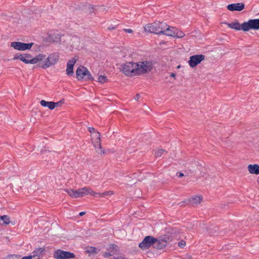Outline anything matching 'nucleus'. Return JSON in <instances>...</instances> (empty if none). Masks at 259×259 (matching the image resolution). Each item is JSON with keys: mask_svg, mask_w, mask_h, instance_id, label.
Masks as SVG:
<instances>
[{"mask_svg": "<svg viewBox=\"0 0 259 259\" xmlns=\"http://www.w3.org/2000/svg\"><path fill=\"white\" fill-rule=\"evenodd\" d=\"M116 28V27L115 26V27H113V26H109L108 27V29H109V30H113V29H115Z\"/></svg>", "mask_w": 259, "mask_h": 259, "instance_id": "nucleus-42", "label": "nucleus"}, {"mask_svg": "<svg viewBox=\"0 0 259 259\" xmlns=\"http://www.w3.org/2000/svg\"><path fill=\"white\" fill-rule=\"evenodd\" d=\"M112 192L111 191H107V192H105L103 193H100V194H99V197H103V196H106V195H109L110 194H112Z\"/></svg>", "mask_w": 259, "mask_h": 259, "instance_id": "nucleus-36", "label": "nucleus"}, {"mask_svg": "<svg viewBox=\"0 0 259 259\" xmlns=\"http://www.w3.org/2000/svg\"><path fill=\"white\" fill-rule=\"evenodd\" d=\"M177 176L178 177L181 178V177H182L183 176H184V174L182 172H178L177 174Z\"/></svg>", "mask_w": 259, "mask_h": 259, "instance_id": "nucleus-39", "label": "nucleus"}, {"mask_svg": "<svg viewBox=\"0 0 259 259\" xmlns=\"http://www.w3.org/2000/svg\"><path fill=\"white\" fill-rule=\"evenodd\" d=\"M46 57V55L42 54H39L35 57L29 54H22L19 55H15L13 58L14 60L19 59L25 64H35L37 62L43 60Z\"/></svg>", "mask_w": 259, "mask_h": 259, "instance_id": "nucleus-1", "label": "nucleus"}, {"mask_svg": "<svg viewBox=\"0 0 259 259\" xmlns=\"http://www.w3.org/2000/svg\"><path fill=\"white\" fill-rule=\"evenodd\" d=\"M32 258V255H28L26 256L23 257L21 259H31Z\"/></svg>", "mask_w": 259, "mask_h": 259, "instance_id": "nucleus-40", "label": "nucleus"}, {"mask_svg": "<svg viewBox=\"0 0 259 259\" xmlns=\"http://www.w3.org/2000/svg\"><path fill=\"white\" fill-rule=\"evenodd\" d=\"M49 38H50V40L53 42H58L61 40V37H60V35L58 34H57L56 35H55L54 37H53V35H50Z\"/></svg>", "mask_w": 259, "mask_h": 259, "instance_id": "nucleus-26", "label": "nucleus"}, {"mask_svg": "<svg viewBox=\"0 0 259 259\" xmlns=\"http://www.w3.org/2000/svg\"><path fill=\"white\" fill-rule=\"evenodd\" d=\"M45 251V249L44 248L41 247L38 248L33 251L32 257L40 256Z\"/></svg>", "mask_w": 259, "mask_h": 259, "instance_id": "nucleus-23", "label": "nucleus"}, {"mask_svg": "<svg viewBox=\"0 0 259 259\" xmlns=\"http://www.w3.org/2000/svg\"><path fill=\"white\" fill-rule=\"evenodd\" d=\"M85 71H86L85 73L87 74H85V77H87V79H88L89 80H94V79H93V77L92 76V75L90 73L89 70L87 69V70H85Z\"/></svg>", "mask_w": 259, "mask_h": 259, "instance_id": "nucleus-31", "label": "nucleus"}, {"mask_svg": "<svg viewBox=\"0 0 259 259\" xmlns=\"http://www.w3.org/2000/svg\"><path fill=\"white\" fill-rule=\"evenodd\" d=\"M40 104L42 106L47 107L51 110H53L54 109V102H52V101L48 102V101L42 100L40 102Z\"/></svg>", "mask_w": 259, "mask_h": 259, "instance_id": "nucleus-21", "label": "nucleus"}, {"mask_svg": "<svg viewBox=\"0 0 259 259\" xmlns=\"http://www.w3.org/2000/svg\"><path fill=\"white\" fill-rule=\"evenodd\" d=\"M178 245L181 248H183L186 245V242L184 240H181L179 242Z\"/></svg>", "mask_w": 259, "mask_h": 259, "instance_id": "nucleus-37", "label": "nucleus"}, {"mask_svg": "<svg viewBox=\"0 0 259 259\" xmlns=\"http://www.w3.org/2000/svg\"><path fill=\"white\" fill-rule=\"evenodd\" d=\"M89 189L88 187H84L79 189L76 190L72 189H66L65 191L72 198H78L82 197L83 196L89 194Z\"/></svg>", "mask_w": 259, "mask_h": 259, "instance_id": "nucleus-6", "label": "nucleus"}, {"mask_svg": "<svg viewBox=\"0 0 259 259\" xmlns=\"http://www.w3.org/2000/svg\"><path fill=\"white\" fill-rule=\"evenodd\" d=\"M136 70L138 75L145 74L150 72L153 68V64L151 61H145L136 63Z\"/></svg>", "mask_w": 259, "mask_h": 259, "instance_id": "nucleus-3", "label": "nucleus"}, {"mask_svg": "<svg viewBox=\"0 0 259 259\" xmlns=\"http://www.w3.org/2000/svg\"><path fill=\"white\" fill-rule=\"evenodd\" d=\"M123 30L126 33H132L133 32V30L131 29H123Z\"/></svg>", "mask_w": 259, "mask_h": 259, "instance_id": "nucleus-38", "label": "nucleus"}, {"mask_svg": "<svg viewBox=\"0 0 259 259\" xmlns=\"http://www.w3.org/2000/svg\"><path fill=\"white\" fill-rule=\"evenodd\" d=\"M95 148H96V151L98 153H104V151H101L100 152L99 151V150H101V144L100 143H99L98 144H97V145L95 146Z\"/></svg>", "mask_w": 259, "mask_h": 259, "instance_id": "nucleus-33", "label": "nucleus"}, {"mask_svg": "<svg viewBox=\"0 0 259 259\" xmlns=\"http://www.w3.org/2000/svg\"><path fill=\"white\" fill-rule=\"evenodd\" d=\"M175 27L169 26L167 24L166 25V28L163 33V35L169 36H175Z\"/></svg>", "mask_w": 259, "mask_h": 259, "instance_id": "nucleus-16", "label": "nucleus"}, {"mask_svg": "<svg viewBox=\"0 0 259 259\" xmlns=\"http://www.w3.org/2000/svg\"><path fill=\"white\" fill-rule=\"evenodd\" d=\"M228 27L235 29L236 30H242V26L238 21H235L231 23H226Z\"/></svg>", "mask_w": 259, "mask_h": 259, "instance_id": "nucleus-19", "label": "nucleus"}, {"mask_svg": "<svg viewBox=\"0 0 259 259\" xmlns=\"http://www.w3.org/2000/svg\"><path fill=\"white\" fill-rule=\"evenodd\" d=\"M89 253H97V248L94 247H91L88 250Z\"/></svg>", "mask_w": 259, "mask_h": 259, "instance_id": "nucleus-34", "label": "nucleus"}, {"mask_svg": "<svg viewBox=\"0 0 259 259\" xmlns=\"http://www.w3.org/2000/svg\"><path fill=\"white\" fill-rule=\"evenodd\" d=\"M172 240V236H169L168 235H164L159 239H157V241L154 243V247L161 249L165 247L167 243Z\"/></svg>", "mask_w": 259, "mask_h": 259, "instance_id": "nucleus-9", "label": "nucleus"}, {"mask_svg": "<svg viewBox=\"0 0 259 259\" xmlns=\"http://www.w3.org/2000/svg\"><path fill=\"white\" fill-rule=\"evenodd\" d=\"M64 103V100H60V101L59 102H54V108L56 107H58V106H61V105Z\"/></svg>", "mask_w": 259, "mask_h": 259, "instance_id": "nucleus-35", "label": "nucleus"}, {"mask_svg": "<svg viewBox=\"0 0 259 259\" xmlns=\"http://www.w3.org/2000/svg\"><path fill=\"white\" fill-rule=\"evenodd\" d=\"M244 8V4L242 3L228 5L227 9L230 11H241Z\"/></svg>", "mask_w": 259, "mask_h": 259, "instance_id": "nucleus-12", "label": "nucleus"}, {"mask_svg": "<svg viewBox=\"0 0 259 259\" xmlns=\"http://www.w3.org/2000/svg\"><path fill=\"white\" fill-rule=\"evenodd\" d=\"M45 152H46V151H42V153L43 154H44Z\"/></svg>", "mask_w": 259, "mask_h": 259, "instance_id": "nucleus-47", "label": "nucleus"}, {"mask_svg": "<svg viewBox=\"0 0 259 259\" xmlns=\"http://www.w3.org/2000/svg\"><path fill=\"white\" fill-rule=\"evenodd\" d=\"M0 225H2V223H1V222H0Z\"/></svg>", "mask_w": 259, "mask_h": 259, "instance_id": "nucleus-48", "label": "nucleus"}, {"mask_svg": "<svg viewBox=\"0 0 259 259\" xmlns=\"http://www.w3.org/2000/svg\"><path fill=\"white\" fill-rule=\"evenodd\" d=\"M59 59V54L57 52L53 53L50 54L40 65L43 69H46L49 67L55 65L58 61Z\"/></svg>", "mask_w": 259, "mask_h": 259, "instance_id": "nucleus-5", "label": "nucleus"}, {"mask_svg": "<svg viewBox=\"0 0 259 259\" xmlns=\"http://www.w3.org/2000/svg\"><path fill=\"white\" fill-rule=\"evenodd\" d=\"M140 97H141L140 95V94H137L136 95V97H135V100H137V101H138V100L140 98Z\"/></svg>", "mask_w": 259, "mask_h": 259, "instance_id": "nucleus-41", "label": "nucleus"}, {"mask_svg": "<svg viewBox=\"0 0 259 259\" xmlns=\"http://www.w3.org/2000/svg\"><path fill=\"white\" fill-rule=\"evenodd\" d=\"M0 218H3V216L0 215ZM3 219L2 218H0V222L3 223Z\"/></svg>", "mask_w": 259, "mask_h": 259, "instance_id": "nucleus-45", "label": "nucleus"}, {"mask_svg": "<svg viewBox=\"0 0 259 259\" xmlns=\"http://www.w3.org/2000/svg\"><path fill=\"white\" fill-rule=\"evenodd\" d=\"M241 26L242 30L244 31H247L250 29H252L250 20L241 24Z\"/></svg>", "mask_w": 259, "mask_h": 259, "instance_id": "nucleus-22", "label": "nucleus"}, {"mask_svg": "<svg viewBox=\"0 0 259 259\" xmlns=\"http://www.w3.org/2000/svg\"><path fill=\"white\" fill-rule=\"evenodd\" d=\"M202 200V197L201 196H195L194 197H191L189 199V202L192 205H197L200 203L201 201Z\"/></svg>", "mask_w": 259, "mask_h": 259, "instance_id": "nucleus-20", "label": "nucleus"}, {"mask_svg": "<svg viewBox=\"0 0 259 259\" xmlns=\"http://www.w3.org/2000/svg\"><path fill=\"white\" fill-rule=\"evenodd\" d=\"M89 191H88L89 194H90L91 195L95 196V197H99V193L94 192L90 188H89Z\"/></svg>", "mask_w": 259, "mask_h": 259, "instance_id": "nucleus-32", "label": "nucleus"}, {"mask_svg": "<svg viewBox=\"0 0 259 259\" xmlns=\"http://www.w3.org/2000/svg\"><path fill=\"white\" fill-rule=\"evenodd\" d=\"M98 81L101 83H104L106 82L107 80V77L104 75H100L98 76Z\"/></svg>", "mask_w": 259, "mask_h": 259, "instance_id": "nucleus-30", "label": "nucleus"}, {"mask_svg": "<svg viewBox=\"0 0 259 259\" xmlns=\"http://www.w3.org/2000/svg\"><path fill=\"white\" fill-rule=\"evenodd\" d=\"M156 241V238L151 236H147L144 238L143 241L140 243L139 246L143 250L148 249L152 245L154 246V243Z\"/></svg>", "mask_w": 259, "mask_h": 259, "instance_id": "nucleus-8", "label": "nucleus"}, {"mask_svg": "<svg viewBox=\"0 0 259 259\" xmlns=\"http://www.w3.org/2000/svg\"><path fill=\"white\" fill-rule=\"evenodd\" d=\"M156 24L158 29V34H163L167 24L165 22L159 21L156 22Z\"/></svg>", "mask_w": 259, "mask_h": 259, "instance_id": "nucleus-18", "label": "nucleus"}, {"mask_svg": "<svg viewBox=\"0 0 259 259\" xmlns=\"http://www.w3.org/2000/svg\"><path fill=\"white\" fill-rule=\"evenodd\" d=\"M53 256L56 259H71L75 257L74 253L61 249H57L55 251Z\"/></svg>", "mask_w": 259, "mask_h": 259, "instance_id": "nucleus-7", "label": "nucleus"}, {"mask_svg": "<svg viewBox=\"0 0 259 259\" xmlns=\"http://www.w3.org/2000/svg\"><path fill=\"white\" fill-rule=\"evenodd\" d=\"M85 213V212H84V211H81V212H80L79 213V215H80V216H82V215H83Z\"/></svg>", "mask_w": 259, "mask_h": 259, "instance_id": "nucleus-43", "label": "nucleus"}, {"mask_svg": "<svg viewBox=\"0 0 259 259\" xmlns=\"http://www.w3.org/2000/svg\"><path fill=\"white\" fill-rule=\"evenodd\" d=\"M77 61V59L74 58L70 60L67 64L66 74L68 76H72L73 74V66Z\"/></svg>", "mask_w": 259, "mask_h": 259, "instance_id": "nucleus-13", "label": "nucleus"}, {"mask_svg": "<svg viewBox=\"0 0 259 259\" xmlns=\"http://www.w3.org/2000/svg\"><path fill=\"white\" fill-rule=\"evenodd\" d=\"M88 131L91 133H95V137H97V139L99 140L100 139V134L98 132H96L95 129L94 127H88Z\"/></svg>", "mask_w": 259, "mask_h": 259, "instance_id": "nucleus-27", "label": "nucleus"}, {"mask_svg": "<svg viewBox=\"0 0 259 259\" xmlns=\"http://www.w3.org/2000/svg\"><path fill=\"white\" fill-rule=\"evenodd\" d=\"M87 70L86 67L82 66H80L76 70V77L78 80H80L85 77V70Z\"/></svg>", "mask_w": 259, "mask_h": 259, "instance_id": "nucleus-15", "label": "nucleus"}, {"mask_svg": "<svg viewBox=\"0 0 259 259\" xmlns=\"http://www.w3.org/2000/svg\"><path fill=\"white\" fill-rule=\"evenodd\" d=\"M144 30L146 32L158 34V29L157 27L156 22L147 24L144 27Z\"/></svg>", "mask_w": 259, "mask_h": 259, "instance_id": "nucleus-14", "label": "nucleus"}, {"mask_svg": "<svg viewBox=\"0 0 259 259\" xmlns=\"http://www.w3.org/2000/svg\"><path fill=\"white\" fill-rule=\"evenodd\" d=\"M250 21L251 23V26H252V29L258 30L259 29V19H251V20H250Z\"/></svg>", "mask_w": 259, "mask_h": 259, "instance_id": "nucleus-24", "label": "nucleus"}, {"mask_svg": "<svg viewBox=\"0 0 259 259\" xmlns=\"http://www.w3.org/2000/svg\"><path fill=\"white\" fill-rule=\"evenodd\" d=\"M166 151L163 149H158L155 152L156 157H160L164 153H166Z\"/></svg>", "mask_w": 259, "mask_h": 259, "instance_id": "nucleus-29", "label": "nucleus"}, {"mask_svg": "<svg viewBox=\"0 0 259 259\" xmlns=\"http://www.w3.org/2000/svg\"><path fill=\"white\" fill-rule=\"evenodd\" d=\"M106 252L103 254V256L107 258L111 257V259H122V255L120 253L118 247L115 244H110L107 248Z\"/></svg>", "mask_w": 259, "mask_h": 259, "instance_id": "nucleus-2", "label": "nucleus"}, {"mask_svg": "<svg viewBox=\"0 0 259 259\" xmlns=\"http://www.w3.org/2000/svg\"><path fill=\"white\" fill-rule=\"evenodd\" d=\"M185 36V34L182 31L176 28L175 36L174 37L182 38Z\"/></svg>", "mask_w": 259, "mask_h": 259, "instance_id": "nucleus-25", "label": "nucleus"}, {"mask_svg": "<svg viewBox=\"0 0 259 259\" xmlns=\"http://www.w3.org/2000/svg\"><path fill=\"white\" fill-rule=\"evenodd\" d=\"M175 76H176V74L174 73H171V74L170 75V77H175Z\"/></svg>", "mask_w": 259, "mask_h": 259, "instance_id": "nucleus-44", "label": "nucleus"}, {"mask_svg": "<svg viewBox=\"0 0 259 259\" xmlns=\"http://www.w3.org/2000/svg\"><path fill=\"white\" fill-rule=\"evenodd\" d=\"M2 218L3 219V223H2V225H6L10 224V219L8 215H4Z\"/></svg>", "mask_w": 259, "mask_h": 259, "instance_id": "nucleus-28", "label": "nucleus"}, {"mask_svg": "<svg viewBox=\"0 0 259 259\" xmlns=\"http://www.w3.org/2000/svg\"><path fill=\"white\" fill-rule=\"evenodd\" d=\"M205 58L204 55H196L192 56L189 60V64L191 67H194L200 63Z\"/></svg>", "mask_w": 259, "mask_h": 259, "instance_id": "nucleus-11", "label": "nucleus"}, {"mask_svg": "<svg viewBox=\"0 0 259 259\" xmlns=\"http://www.w3.org/2000/svg\"><path fill=\"white\" fill-rule=\"evenodd\" d=\"M33 45V42L26 44L19 41H13L11 43L10 46L16 50L25 51L27 50H30Z\"/></svg>", "mask_w": 259, "mask_h": 259, "instance_id": "nucleus-10", "label": "nucleus"}, {"mask_svg": "<svg viewBox=\"0 0 259 259\" xmlns=\"http://www.w3.org/2000/svg\"><path fill=\"white\" fill-rule=\"evenodd\" d=\"M11 256H12V255H8L7 258H10Z\"/></svg>", "mask_w": 259, "mask_h": 259, "instance_id": "nucleus-46", "label": "nucleus"}, {"mask_svg": "<svg viewBox=\"0 0 259 259\" xmlns=\"http://www.w3.org/2000/svg\"><path fill=\"white\" fill-rule=\"evenodd\" d=\"M136 63L132 62H126L121 66L122 71L126 76H132L138 75L136 70Z\"/></svg>", "mask_w": 259, "mask_h": 259, "instance_id": "nucleus-4", "label": "nucleus"}, {"mask_svg": "<svg viewBox=\"0 0 259 259\" xmlns=\"http://www.w3.org/2000/svg\"><path fill=\"white\" fill-rule=\"evenodd\" d=\"M248 170L251 174L259 175V165L257 164L248 165Z\"/></svg>", "mask_w": 259, "mask_h": 259, "instance_id": "nucleus-17", "label": "nucleus"}]
</instances>
